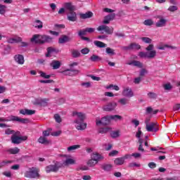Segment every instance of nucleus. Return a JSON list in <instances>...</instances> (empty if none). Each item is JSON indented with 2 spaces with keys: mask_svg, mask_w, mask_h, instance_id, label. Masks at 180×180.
<instances>
[{
  "mask_svg": "<svg viewBox=\"0 0 180 180\" xmlns=\"http://www.w3.org/2000/svg\"><path fill=\"white\" fill-rule=\"evenodd\" d=\"M72 116L76 117L73 121L77 130H85L87 124L84 122L86 120V114L82 112L73 111Z\"/></svg>",
  "mask_w": 180,
  "mask_h": 180,
  "instance_id": "obj_1",
  "label": "nucleus"
},
{
  "mask_svg": "<svg viewBox=\"0 0 180 180\" xmlns=\"http://www.w3.org/2000/svg\"><path fill=\"white\" fill-rule=\"evenodd\" d=\"M32 43H37L39 44H44V43H51L53 37L49 35L35 34L31 39Z\"/></svg>",
  "mask_w": 180,
  "mask_h": 180,
  "instance_id": "obj_2",
  "label": "nucleus"
},
{
  "mask_svg": "<svg viewBox=\"0 0 180 180\" xmlns=\"http://www.w3.org/2000/svg\"><path fill=\"white\" fill-rule=\"evenodd\" d=\"M20 134V132L16 131L11 136V141L13 144H20L22 141H26L27 140V136H18Z\"/></svg>",
  "mask_w": 180,
  "mask_h": 180,
  "instance_id": "obj_3",
  "label": "nucleus"
},
{
  "mask_svg": "<svg viewBox=\"0 0 180 180\" xmlns=\"http://www.w3.org/2000/svg\"><path fill=\"white\" fill-rule=\"evenodd\" d=\"M147 58L153 59L157 56V51L154 50V44H150L146 48Z\"/></svg>",
  "mask_w": 180,
  "mask_h": 180,
  "instance_id": "obj_4",
  "label": "nucleus"
},
{
  "mask_svg": "<svg viewBox=\"0 0 180 180\" xmlns=\"http://www.w3.org/2000/svg\"><path fill=\"white\" fill-rule=\"evenodd\" d=\"M26 178H39V169L36 167L30 168L25 173Z\"/></svg>",
  "mask_w": 180,
  "mask_h": 180,
  "instance_id": "obj_5",
  "label": "nucleus"
},
{
  "mask_svg": "<svg viewBox=\"0 0 180 180\" xmlns=\"http://www.w3.org/2000/svg\"><path fill=\"white\" fill-rule=\"evenodd\" d=\"M62 165L60 162H56L54 165H50L46 167L45 171L47 174L50 172H57L61 168Z\"/></svg>",
  "mask_w": 180,
  "mask_h": 180,
  "instance_id": "obj_6",
  "label": "nucleus"
},
{
  "mask_svg": "<svg viewBox=\"0 0 180 180\" xmlns=\"http://www.w3.org/2000/svg\"><path fill=\"white\" fill-rule=\"evenodd\" d=\"M111 118L110 115H107L104 117H102L101 120L99 119V117L96 118V126H100V124H102L103 126H106L110 123Z\"/></svg>",
  "mask_w": 180,
  "mask_h": 180,
  "instance_id": "obj_7",
  "label": "nucleus"
},
{
  "mask_svg": "<svg viewBox=\"0 0 180 180\" xmlns=\"http://www.w3.org/2000/svg\"><path fill=\"white\" fill-rule=\"evenodd\" d=\"M146 129L147 131H154L155 133H157V131L160 130V125L157 122H150L149 124H147V125H146Z\"/></svg>",
  "mask_w": 180,
  "mask_h": 180,
  "instance_id": "obj_8",
  "label": "nucleus"
},
{
  "mask_svg": "<svg viewBox=\"0 0 180 180\" xmlns=\"http://www.w3.org/2000/svg\"><path fill=\"white\" fill-rule=\"evenodd\" d=\"M8 43H11V44L13 43H20L21 47H26L27 46V43L22 42V38L20 37H13L8 38L7 39Z\"/></svg>",
  "mask_w": 180,
  "mask_h": 180,
  "instance_id": "obj_9",
  "label": "nucleus"
},
{
  "mask_svg": "<svg viewBox=\"0 0 180 180\" xmlns=\"http://www.w3.org/2000/svg\"><path fill=\"white\" fill-rule=\"evenodd\" d=\"M98 32H103L107 34H113V27H109L105 25H101L97 27Z\"/></svg>",
  "mask_w": 180,
  "mask_h": 180,
  "instance_id": "obj_10",
  "label": "nucleus"
},
{
  "mask_svg": "<svg viewBox=\"0 0 180 180\" xmlns=\"http://www.w3.org/2000/svg\"><path fill=\"white\" fill-rule=\"evenodd\" d=\"M130 158H131V155H125L123 157L117 158L114 160V164L115 165L118 166L123 165V164H124L125 160H130Z\"/></svg>",
  "mask_w": 180,
  "mask_h": 180,
  "instance_id": "obj_11",
  "label": "nucleus"
},
{
  "mask_svg": "<svg viewBox=\"0 0 180 180\" xmlns=\"http://www.w3.org/2000/svg\"><path fill=\"white\" fill-rule=\"evenodd\" d=\"M122 95L125 98H133V96H134V93L133 92L131 88L129 86H124L123 87Z\"/></svg>",
  "mask_w": 180,
  "mask_h": 180,
  "instance_id": "obj_12",
  "label": "nucleus"
},
{
  "mask_svg": "<svg viewBox=\"0 0 180 180\" xmlns=\"http://www.w3.org/2000/svg\"><path fill=\"white\" fill-rule=\"evenodd\" d=\"M117 106V103L110 102L103 106V110H105V112H112L115 110V109H116Z\"/></svg>",
  "mask_w": 180,
  "mask_h": 180,
  "instance_id": "obj_13",
  "label": "nucleus"
},
{
  "mask_svg": "<svg viewBox=\"0 0 180 180\" xmlns=\"http://www.w3.org/2000/svg\"><path fill=\"white\" fill-rule=\"evenodd\" d=\"M9 120H11V122H19L20 123H22L23 124H26L30 122V120H29V119L27 118H20L15 115L9 116Z\"/></svg>",
  "mask_w": 180,
  "mask_h": 180,
  "instance_id": "obj_14",
  "label": "nucleus"
},
{
  "mask_svg": "<svg viewBox=\"0 0 180 180\" xmlns=\"http://www.w3.org/2000/svg\"><path fill=\"white\" fill-rule=\"evenodd\" d=\"M49 98H37L34 102V105H40V106H47Z\"/></svg>",
  "mask_w": 180,
  "mask_h": 180,
  "instance_id": "obj_15",
  "label": "nucleus"
},
{
  "mask_svg": "<svg viewBox=\"0 0 180 180\" xmlns=\"http://www.w3.org/2000/svg\"><path fill=\"white\" fill-rule=\"evenodd\" d=\"M66 160L63 161V165H65V167H68V165H74L75 164V160L74 158H72L70 155H65Z\"/></svg>",
  "mask_w": 180,
  "mask_h": 180,
  "instance_id": "obj_16",
  "label": "nucleus"
},
{
  "mask_svg": "<svg viewBox=\"0 0 180 180\" xmlns=\"http://www.w3.org/2000/svg\"><path fill=\"white\" fill-rule=\"evenodd\" d=\"M91 158L92 160H94V161L99 162V161H102V160H103V158H105L103 157V155L102 154L98 153V152H95L91 154Z\"/></svg>",
  "mask_w": 180,
  "mask_h": 180,
  "instance_id": "obj_17",
  "label": "nucleus"
},
{
  "mask_svg": "<svg viewBox=\"0 0 180 180\" xmlns=\"http://www.w3.org/2000/svg\"><path fill=\"white\" fill-rule=\"evenodd\" d=\"M116 18V14L111 13L104 17V20H103V23L104 25H109L110 23V20H113Z\"/></svg>",
  "mask_w": 180,
  "mask_h": 180,
  "instance_id": "obj_18",
  "label": "nucleus"
},
{
  "mask_svg": "<svg viewBox=\"0 0 180 180\" xmlns=\"http://www.w3.org/2000/svg\"><path fill=\"white\" fill-rule=\"evenodd\" d=\"M34 113H36V110H29L26 108L20 110V115L31 116L32 115H34Z\"/></svg>",
  "mask_w": 180,
  "mask_h": 180,
  "instance_id": "obj_19",
  "label": "nucleus"
},
{
  "mask_svg": "<svg viewBox=\"0 0 180 180\" xmlns=\"http://www.w3.org/2000/svg\"><path fill=\"white\" fill-rule=\"evenodd\" d=\"M14 60L15 63L20 64V65H23V64H25V57L20 54L15 55L14 56Z\"/></svg>",
  "mask_w": 180,
  "mask_h": 180,
  "instance_id": "obj_20",
  "label": "nucleus"
},
{
  "mask_svg": "<svg viewBox=\"0 0 180 180\" xmlns=\"http://www.w3.org/2000/svg\"><path fill=\"white\" fill-rule=\"evenodd\" d=\"M68 20L70 22H75L77 20V13L72 11H69L68 13Z\"/></svg>",
  "mask_w": 180,
  "mask_h": 180,
  "instance_id": "obj_21",
  "label": "nucleus"
},
{
  "mask_svg": "<svg viewBox=\"0 0 180 180\" xmlns=\"http://www.w3.org/2000/svg\"><path fill=\"white\" fill-rule=\"evenodd\" d=\"M167 25V20L164 18H160V20L155 23L156 27H164Z\"/></svg>",
  "mask_w": 180,
  "mask_h": 180,
  "instance_id": "obj_22",
  "label": "nucleus"
},
{
  "mask_svg": "<svg viewBox=\"0 0 180 180\" xmlns=\"http://www.w3.org/2000/svg\"><path fill=\"white\" fill-rule=\"evenodd\" d=\"M63 6L65 9H67L69 11V12H71L72 11H75V6L72 4L71 2H66L63 4Z\"/></svg>",
  "mask_w": 180,
  "mask_h": 180,
  "instance_id": "obj_23",
  "label": "nucleus"
},
{
  "mask_svg": "<svg viewBox=\"0 0 180 180\" xmlns=\"http://www.w3.org/2000/svg\"><path fill=\"white\" fill-rule=\"evenodd\" d=\"M68 41H71V38L68 37L67 35H63L61 37L59 38L58 43L60 44H64V43H67Z\"/></svg>",
  "mask_w": 180,
  "mask_h": 180,
  "instance_id": "obj_24",
  "label": "nucleus"
},
{
  "mask_svg": "<svg viewBox=\"0 0 180 180\" xmlns=\"http://www.w3.org/2000/svg\"><path fill=\"white\" fill-rule=\"evenodd\" d=\"M128 65H134V67H138L139 68H143V64L139 60H133L127 63Z\"/></svg>",
  "mask_w": 180,
  "mask_h": 180,
  "instance_id": "obj_25",
  "label": "nucleus"
},
{
  "mask_svg": "<svg viewBox=\"0 0 180 180\" xmlns=\"http://www.w3.org/2000/svg\"><path fill=\"white\" fill-rule=\"evenodd\" d=\"M54 54H57V49L53 47H49L47 49L46 57H51L52 56H54Z\"/></svg>",
  "mask_w": 180,
  "mask_h": 180,
  "instance_id": "obj_26",
  "label": "nucleus"
},
{
  "mask_svg": "<svg viewBox=\"0 0 180 180\" xmlns=\"http://www.w3.org/2000/svg\"><path fill=\"white\" fill-rule=\"evenodd\" d=\"M101 168L105 172H110V171H112V169H113V165H112L110 164H104L101 166Z\"/></svg>",
  "mask_w": 180,
  "mask_h": 180,
  "instance_id": "obj_27",
  "label": "nucleus"
},
{
  "mask_svg": "<svg viewBox=\"0 0 180 180\" xmlns=\"http://www.w3.org/2000/svg\"><path fill=\"white\" fill-rule=\"evenodd\" d=\"M51 67H52L53 70H58V68L61 67V63L58 60H53L51 63Z\"/></svg>",
  "mask_w": 180,
  "mask_h": 180,
  "instance_id": "obj_28",
  "label": "nucleus"
},
{
  "mask_svg": "<svg viewBox=\"0 0 180 180\" xmlns=\"http://www.w3.org/2000/svg\"><path fill=\"white\" fill-rule=\"evenodd\" d=\"M141 46L139 44L133 43L127 47V50H140Z\"/></svg>",
  "mask_w": 180,
  "mask_h": 180,
  "instance_id": "obj_29",
  "label": "nucleus"
},
{
  "mask_svg": "<svg viewBox=\"0 0 180 180\" xmlns=\"http://www.w3.org/2000/svg\"><path fill=\"white\" fill-rule=\"evenodd\" d=\"M92 16H94V13L91 11L80 14L81 19H89L90 18H92Z\"/></svg>",
  "mask_w": 180,
  "mask_h": 180,
  "instance_id": "obj_30",
  "label": "nucleus"
},
{
  "mask_svg": "<svg viewBox=\"0 0 180 180\" xmlns=\"http://www.w3.org/2000/svg\"><path fill=\"white\" fill-rule=\"evenodd\" d=\"M110 119L114 120V122H120V120H123V117L119 115H110Z\"/></svg>",
  "mask_w": 180,
  "mask_h": 180,
  "instance_id": "obj_31",
  "label": "nucleus"
},
{
  "mask_svg": "<svg viewBox=\"0 0 180 180\" xmlns=\"http://www.w3.org/2000/svg\"><path fill=\"white\" fill-rule=\"evenodd\" d=\"M34 26L37 29H42L43 28V22H41L40 20H35L34 21Z\"/></svg>",
  "mask_w": 180,
  "mask_h": 180,
  "instance_id": "obj_32",
  "label": "nucleus"
},
{
  "mask_svg": "<svg viewBox=\"0 0 180 180\" xmlns=\"http://www.w3.org/2000/svg\"><path fill=\"white\" fill-rule=\"evenodd\" d=\"M94 44L96 46V47H98L99 49H105L106 47V44L101 41H94Z\"/></svg>",
  "mask_w": 180,
  "mask_h": 180,
  "instance_id": "obj_33",
  "label": "nucleus"
},
{
  "mask_svg": "<svg viewBox=\"0 0 180 180\" xmlns=\"http://www.w3.org/2000/svg\"><path fill=\"white\" fill-rule=\"evenodd\" d=\"M78 148H81V145H73L68 148V153H71L72 151H75V150H78Z\"/></svg>",
  "mask_w": 180,
  "mask_h": 180,
  "instance_id": "obj_34",
  "label": "nucleus"
},
{
  "mask_svg": "<svg viewBox=\"0 0 180 180\" xmlns=\"http://www.w3.org/2000/svg\"><path fill=\"white\" fill-rule=\"evenodd\" d=\"M105 53L108 54V56H115L116 52H115V49L108 47L105 49Z\"/></svg>",
  "mask_w": 180,
  "mask_h": 180,
  "instance_id": "obj_35",
  "label": "nucleus"
},
{
  "mask_svg": "<svg viewBox=\"0 0 180 180\" xmlns=\"http://www.w3.org/2000/svg\"><path fill=\"white\" fill-rule=\"evenodd\" d=\"M89 60H91V61H93L94 63H95L96 61H101V60H102V58L99 56L94 54L90 57Z\"/></svg>",
  "mask_w": 180,
  "mask_h": 180,
  "instance_id": "obj_36",
  "label": "nucleus"
},
{
  "mask_svg": "<svg viewBox=\"0 0 180 180\" xmlns=\"http://www.w3.org/2000/svg\"><path fill=\"white\" fill-rule=\"evenodd\" d=\"M20 151V149L18 148H10L7 150L8 153L10 154H18Z\"/></svg>",
  "mask_w": 180,
  "mask_h": 180,
  "instance_id": "obj_37",
  "label": "nucleus"
},
{
  "mask_svg": "<svg viewBox=\"0 0 180 180\" xmlns=\"http://www.w3.org/2000/svg\"><path fill=\"white\" fill-rule=\"evenodd\" d=\"M38 141L41 144H49L50 143V141H47V139L44 136L39 137V139H38Z\"/></svg>",
  "mask_w": 180,
  "mask_h": 180,
  "instance_id": "obj_38",
  "label": "nucleus"
},
{
  "mask_svg": "<svg viewBox=\"0 0 180 180\" xmlns=\"http://www.w3.org/2000/svg\"><path fill=\"white\" fill-rule=\"evenodd\" d=\"M39 74L41 78H44L45 79H49L51 77V75L46 74V72L43 71H39Z\"/></svg>",
  "mask_w": 180,
  "mask_h": 180,
  "instance_id": "obj_39",
  "label": "nucleus"
},
{
  "mask_svg": "<svg viewBox=\"0 0 180 180\" xmlns=\"http://www.w3.org/2000/svg\"><path fill=\"white\" fill-rule=\"evenodd\" d=\"M71 72H75V74H78V72H79V71L66 70L63 71L62 74H63V75H71Z\"/></svg>",
  "mask_w": 180,
  "mask_h": 180,
  "instance_id": "obj_40",
  "label": "nucleus"
},
{
  "mask_svg": "<svg viewBox=\"0 0 180 180\" xmlns=\"http://www.w3.org/2000/svg\"><path fill=\"white\" fill-rule=\"evenodd\" d=\"M108 131H110V127L100 128L98 129V133H101V134H105L108 133Z\"/></svg>",
  "mask_w": 180,
  "mask_h": 180,
  "instance_id": "obj_41",
  "label": "nucleus"
},
{
  "mask_svg": "<svg viewBox=\"0 0 180 180\" xmlns=\"http://www.w3.org/2000/svg\"><path fill=\"white\" fill-rule=\"evenodd\" d=\"M114 89V91H120V88L117 85L110 84L106 86V89Z\"/></svg>",
  "mask_w": 180,
  "mask_h": 180,
  "instance_id": "obj_42",
  "label": "nucleus"
},
{
  "mask_svg": "<svg viewBox=\"0 0 180 180\" xmlns=\"http://www.w3.org/2000/svg\"><path fill=\"white\" fill-rule=\"evenodd\" d=\"M72 55L74 58H77L81 56V53L78 50H73L72 51Z\"/></svg>",
  "mask_w": 180,
  "mask_h": 180,
  "instance_id": "obj_43",
  "label": "nucleus"
},
{
  "mask_svg": "<svg viewBox=\"0 0 180 180\" xmlns=\"http://www.w3.org/2000/svg\"><path fill=\"white\" fill-rule=\"evenodd\" d=\"M96 164H98L97 161L92 158L88 162L89 167H95Z\"/></svg>",
  "mask_w": 180,
  "mask_h": 180,
  "instance_id": "obj_44",
  "label": "nucleus"
},
{
  "mask_svg": "<svg viewBox=\"0 0 180 180\" xmlns=\"http://www.w3.org/2000/svg\"><path fill=\"white\" fill-rule=\"evenodd\" d=\"M119 103H120V105H127V103H129V100H127V98H122L121 99L119 100Z\"/></svg>",
  "mask_w": 180,
  "mask_h": 180,
  "instance_id": "obj_45",
  "label": "nucleus"
},
{
  "mask_svg": "<svg viewBox=\"0 0 180 180\" xmlns=\"http://www.w3.org/2000/svg\"><path fill=\"white\" fill-rule=\"evenodd\" d=\"M141 40H142V41H143V43H146L148 44H151V41H153V40L148 37H141Z\"/></svg>",
  "mask_w": 180,
  "mask_h": 180,
  "instance_id": "obj_46",
  "label": "nucleus"
},
{
  "mask_svg": "<svg viewBox=\"0 0 180 180\" xmlns=\"http://www.w3.org/2000/svg\"><path fill=\"white\" fill-rule=\"evenodd\" d=\"M119 136H120V131H115L111 133V136L112 139H117V137H119Z\"/></svg>",
  "mask_w": 180,
  "mask_h": 180,
  "instance_id": "obj_47",
  "label": "nucleus"
},
{
  "mask_svg": "<svg viewBox=\"0 0 180 180\" xmlns=\"http://www.w3.org/2000/svg\"><path fill=\"white\" fill-rule=\"evenodd\" d=\"M6 11V6L5 5H0V14L4 15Z\"/></svg>",
  "mask_w": 180,
  "mask_h": 180,
  "instance_id": "obj_48",
  "label": "nucleus"
},
{
  "mask_svg": "<svg viewBox=\"0 0 180 180\" xmlns=\"http://www.w3.org/2000/svg\"><path fill=\"white\" fill-rule=\"evenodd\" d=\"M143 134V132L141 131V128H138V131L136 134V137L137 139H141V136Z\"/></svg>",
  "mask_w": 180,
  "mask_h": 180,
  "instance_id": "obj_49",
  "label": "nucleus"
},
{
  "mask_svg": "<svg viewBox=\"0 0 180 180\" xmlns=\"http://www.w3.org/2000/svg\"><path fill=\"white\" fill-rule=\"evenodd\" d=\"M154 23V22L152 21V20H146L144 22H143V24L146 25V26H151L153 25Z\"/></svg>",
  "mask_w": 180,
  "mask_h": 180,
  "instance_id": "obj_50",
  "label": "nucleus"
},
{
  "mask_svg": "<svg viewBox=\"0 0 180 180\" xmlns=\"http://www.w3.org/2000/svg\"><path fill=\"white\" fill-rule=\"evenodd\" d=\"M82 86H83L84 88H91V84L89 82H83L81 84Z\"/></svg>",
  "mask_w": 180,
  "mask_h": 180,
  "instance_id": "obj_51",
  "label": "nucleus"
},
{
  "mask_svg": "<svg viewBox=\"0 0 180 180\" xmlns=\"http://www.w3.org/2000/svg\"><path fill=\"white\" fill-rule=\"evenodd\" d=\"M11 53V48L9 46H7L5 48L4 51L2 52V56H6V54H9Z\"/></svg>",
  "mask_w": 180,
  "mask_h": 180,
  "instance_id": "obj_52",
  "label": "nucleus"
},
{
  "mask_svg": "<svg viewBox=\"0 0 180 180\" xmlns=\"http://www.w3.org/2000/svg\"><path fill=\"white\" fill-rule=\"evenodd\" d=\"M163 86L166 91H169V89H172V85H171V83L165 84Z\"/></svg>",
  "mask_w": 180,
  "mask_h": 180,
  "instance_id": "obj_53",
  "label": "nucleus"
},
{
  "mask_svg": "<svg viewBox=\"0 0 180 180\" xmlns=\"http://www.w3.org/2000/svg\"><path fill=\"white\" fill-rule=\"evenodd\" d=\"M78 34L80 37H82L83 36H85V34H86V28H85L84 30H82L79 31Z\"/></svg>",
  "mask_w": 180,
  "mask_h": 180,
  "instance_id": "obj_54",
  "label": "nucleus"
},
{
  "mask_svg": "<svg viewBox=\"0 0 180 180\" xmlns=\"http://www.w3.org/2000/svg\"><path fill=\"white\" fill-rule=\"evenodd\" d=\"M119 154V151L117 150H112L109 153V157H115V155H117Z\"/></svg>",
  "mask_w": 180,
  "mask_h": 180,
  "instance_id": "obj_55",
  "label": "nucleus"
},
{
  "mask_svg": "<svg viewBox=\"0 0 180 180\" xmlns=\"http://www.w3.org/2000/svg\"><path fill=\"white\" fill-rule=\"evenodd\" d=\"M54 119L57 123H61V117L58 114L54 115Z\"/></svg>",
  "mask_w": 180,
  "mask_h": 180,
  "instance_id": "obj_56",
  "label": "nucleus"
},
{
  "mask_svg": "<svg viewBox=\"0 0 180 180\" xmlns=\"http://www.w3.org/2000/svg\"><path fill=\"white\" fill-rule=\"evenodd\" d=\"M127 155H131V157H134V158H140L141 157V154L139 153H132L131 155L127 154Z\"/></svg>",
  "mask_w": 180,
  "mask_h": 180,
  "instance_id": "obj_57",
  "label": "nucleus"
},
{
  "mask_svg": "<svg viewBox=\"0 0 180 180\" xmlns=\"http://www.w3.org/2000/svg\"><path fill=\"white\" fill-rule=\"evenodd\" d=\"M168 11H169V12H175V11H178V7L176 6H171L168 8Z\"/></svg>",
  "mask_w": 180,
  "mask_h": 180,
  "instance_id": "obj_58",
  "label": "nucleus"
},
{
  "mask_svg": "<svg viewBox=\"0 0 180 180\" xmlns=\"http://www.w3.org/2000/svg\"><path fill=\"white\" fill-rule=\"evenodd\" d=\"M139 56L141 58H147V52H143V51L139 52Z\"/></svg>",
  "mask_w": 180,
  "mask_h": 180,
  "instance_id": "obj_59",
  "label": "nucleus"
},
{
  "mask_svg": "<svg viewBox=\"0 0 180 180\" xmlns=\"http://www.w3.org/2000/svg\"><path fill=\"white\" fill-rule=\"evenodd\" d=\"M131 123L133 124H134L135 127H137L139 124H140V121H139L138 120H131Z\"/></svg>",
  "mask_w": 180,
  "mask_h": 180,
  "instance_id": "obj_60",
  "label": "nucleus"
},
{
  "mask_svg": "<svg viewBox=\"0 0 180 180\" xmlns=\"http://www.w3.org/2000/svg\"><path fill=\"white\" fill-rule=\"evenodd\" d=\"M5 134H15V131L11 129H7L5 130Z\"/></svg>",
  "mask_w": 180,
  "mask_h": 180,
  "instance_id": "obj_61",
  "label": "nucleus"
},
{
  "mask_svg": "<svg viewBox=\"0 0 180 180\" xmlns=\"http://www.w3.org/2000/svg\"><path fill=\"white\" fill-rule=\"evenodd\" d=\"M86 33H94V32H95V28L86 27Z\"/></svg>",
  "mask_w": 180,
  "mask_h": 180,
  "instance_id": "obj_62",
  "label": "nucleus"
},
{
  "mask_svg": "<svg viewBox=\"0 0 180 180\" xmlns=\"http://www.w3.org/2000/svg\"><path fill=\"white\" fill-rule=\"evenodd\" d=\"M81 53H82V54H88V53H89V49L84 48L81 50Z\"/></svg>",
  "mask_w": 180,
  "mask_h": 180,
  "instance_id": "obj_63",
  "label": "nucleus"
},
{
  "mask_svg": "<svg viewBox=\"0 0 180 180\" xmlns=\"http://www.w3.org/2000/svg\"><path fill=\"white\" fill-rule=\"evenodd\" d=\"M82 178L84 180H91V179H92V177H91V176H89V175H84V176H82Z\"/></svg>",
  "mask_w": 180,
  "mask_h": 180,
  "instance_id": "obj_64",
  "label": "nucleus"
}]
</instances>
